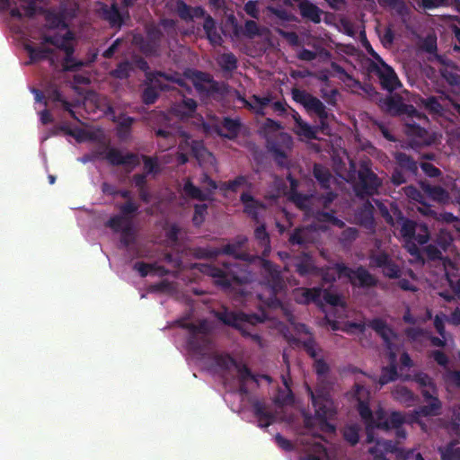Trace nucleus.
<instances>
[{"instance_id":"1","label":"nucleus","mask_w":460,"mask_h":460,"mask_svg":"<svg viewBox=\"0 0 460 460\" xmlns=\"http://www.w3.org/2000/svg\"><path fill=\"white\" fill-rule=\"evenodd\" d=\"M194 268L202 274L212 278L214 284L225 291L234 289L235 287L246 284L251 280V275L246 270V266L236 262L196 263Z\"/></svg>"},{"instance_id":"2","label":"nucleus","mask_w":460,"mask_h":460,"mask_svg":"<svg viewBox=\"0 0 460 460\" xmlns=\"http://www.w3.org/2000/svg\"><path fill=\"white\" fill-rule=\"evenodd\" d=\"M175 12L180 19L185 22H193L195 19L204 18L203 30L207 40L214 46H221L223 39L217 31L215 19L208 14L202 6H190L183 0L175 1Z\"/></svg>"},{"instance_id":"3","label":"nucleus","mask_w":460,"mask_h":460,"mask_svg":"<svg viewBox=\"0 0 460 460\" xmlns=\"http://www.w3.org/2000/svg\"><path fill=\"white\" fill-rule=\"evenodd\" d=\"M261 285L265 288L268 296L259 294L258 297L269 307L276 308L280 305L281 301L278 295L286 288L281 271L279 267L268 260L261 261Z\"/></svg>"},{"instance_id":"4","label":"nucleus","mask_w":460,"mask_h":460,"mask_svg":"<svg viewBox=\"0 0 460 460\" xmlns=\"http://www.w3.org/2000/svg\"><path fill=\"white\" fill-rule=\"evenodd\" d=\"M372 162L369 159L361 160L357 170V181L353 190L356 196L361 199H367L378 193L382 186V180L377 176L372 168Z\"/></svg>"},{"instance_id":"5","label":"nucleus","mask_w":460,"mask_h":460,"mask_svg":"<svg viewBox=\"0 0 460 460\" xmlns=\"http://www.w3.org/2000/svg\"><path fill=\"white\" fill-rule=\"evenodd\" d=\"M351 397L357 402L356 409L366 425L367 443L376 441L373 436V424L377 420L376 411L374 412L369 406L370 391L365 385L356 383L351 391Z\"/></svg>"},{"instance_id":"6","label":"nucleus","mask_w":460,"mask_h":460,"mask_svg":"<svg viewBox=\"0 0 460 460\" xmlns=\"http://www.w3.org/2000/svg\"><path fill=\"white\" fill-rule=\"evenodd\" d=\"M183 329L189 332L187 340L188 349L197 355H205L210 348L211 340L209 333L211 328L207 320L203 319L199 323H184Z\"/></svg>"},{"instance_id":"7","label":"nucleus","mask_w":460,"mask_h":460,"mask_svg":"<svg viewBox=\"0 0 460 460\" xmlns=\"http://www.w3.org/2000/svg\"><path fill=\"white\" fill-rule=\"evenodd\" d=\"M308 394L311 397L312 405L314 409V417L321 424L325 425L332 431L335 430L333 425L328 423L335 414L332 408V402L329 393L323 387L317 386L314 390L307 386Z\"/></svg>"},{"instance_id":"8","label":"nucleus","mask_w":460,"mask_h":460,"mask_svg":"<svg viewBox=\"0 0 460 460\" xmlns=\"http://www.w3.org/2000/svg\"><path fill=\"white\" fill-rule=\"evenodd\" d=\"M396 167L392 172L390 181L394 186L406 183L409 178H415L419 172V164L413 157L403 152L394 155Z\"/></svg>"},{"instance_id":"9","label":"nucleus","mask_w":460,"mask_h":460,"mask_svg":"<svg viewBox=\"0 0 460 460\" xmlns=\"http://www.w3.org/2000/svg\"><path fill=\"white\" fill-rule=\"evenodd\" d=\"M292 99L304 106L307 111L314 112L320 119V128L322 131L328 128L326 119H328V111L325 105L315 96L305 90L293 88L291 90Z\"/></svg>"},{"instance_id":"10","label":"nucleus","mask_w":460,"mask_h":460,"mask_svg":"<svg viewBox=\"0 0 460 460\" xmlns=\"http://www.w3.org/2000/svg\"><path fill=\"white\" fill-rule=\"evenodd\" d=\"M335 268L339 277L348 278L353 286L363 288H369L377 286V279L362 265L353 270L343 262H336Z\"/></svg>"},{"instance_id":"11","label":"nucleus","mask_w":460,"mask_h":460,"mask_svg":"<svg viewBox=\"0 0 460 460\" xmlns=\"http://www.w3.org/2000/svg\"><path fill=\"white\" fill-rule=\"evenodd\" d=\"M292 137L287 132L267 136V148L273 155L275 162L280 166L288 165V152L293 147Z\"/></svg>"},{"instance_id":"12","label":"nucleus","mask_w":460,"mask_h":460,"mask_svg":"<svg viewBox=\"0 0 460 460\" xmlns=\"http://www.w3.org/2000/svg\"><path fill=\"white\" fill-rule=\"evenodd\" d=\"M377 420L373 424V430L378 429L381 430L388 431L390 429H395L396 437L399 439H404L406 438V431L402 428V424L405 421V418L402 413L399 411H393L387 416L385 411L383 408L376 410Z\"/></svg>"},{"instance_id":"13","label":"nucleus","mask_w":460,"mask_h":460,"mask_svg":"<svg viewBox=\"0 0 460 460\" xmlns=\"http://www.w3.org/2000/svg\"><path fill=\"white\" fill-rule=\"evenodd\" d=\"M367 71L369 74L376 75L382 88L389 93H392L401 85L394 70L385 61H382V64H377L370 60Z\"/></svg>"},{"instance_id":"14","label":"nucleus","mask_w":460,"mask_h":460,"mask_svg":"<svg viewBox=\"0 0 460 460\" xmlns=\"http://www.w3.org/2000/svg\"><path fill=\"white\" fill-rule=\"evenodd\" d=\"M163 38L162 31L156 26H151L146 29V37H135L134 41L145 56L157 57L159 56Z\"/></svg>"},{"instance_id":"15","label":"nucleus","mask_w":460,"mask_h":460,"mask_svg":"<svg viewBox=\"0 0 460 460\" xmlns=\"http://www.w3.org/2000/svg\"><path fill=\"white\" fill-rule=\"evenodd\" d=\"M199 183L203 186L204 191L195 186L190 179H187L183 185L184 193L194 199L206 201L211 199V195L218 188L216 181H214L207 172H203L199 178Z\"/></svg>"},{"instance_id":"16","label":"nucleus","mask_w":460,"mask_h":460,"mask_svg":"<svg viewBox=\"0 0 460 460\" xmlns=\"http://www.w3.org/2000/svg\"><path fill=\"white\" fill-rule=\"evenodd\" d=\"M374 460H401L403 450L398 442L393 440H376V445L368 449Z\"/></svg>"},{"instance_id":"17","label":"nucleus","mask_w":460,"mask_h":460,"mask_svg":"<svg viewBox=\"0 0 460 460\" xmlns=\"http://www.w3.org/2000/svg\"><path fill=\"white\" fill-rule=\"evenodd\" d=\"M438 390L434 393L432 389L425 387L422 388L420 393L424 401L428 403L419 406L414 410V414L418 417H431L438 416L441 412L442 402L437 395Z\"/></svg>"},{"instance_id":"18","label":"nucleus","mask_w":460,"mask_h":460,"mask_svg":"<svg viewBox=\"0 0 460 460\" xmlns=\"http://www.w3.org/2000/svg\"><path fill=\"white\" fill-rule=\"evenodd\" d=\"M371 264L376 268L382 269L385 277L389 279H399L401 270L398 264L385 252H379L369 257Z\"/></svg>"},{"instance_id":"19","label":"nucleus","mask_w":460,"mask_h":460,"mask_svg":"<svg viewBox=\"0 0 460 460\" xmlns=\"http://www.w3.org/2000/svg\"><path fill=\"white\" fill-rule=\"evenodd\" d=\"M186 75L193 81L195 88L200 92L215 93L219 91L218 83L208 73L199 70H188Z\"/></svg>"},{"instance_id":"20","label":"nucleus","mask_w":460,"mask_h":460,"mask_svg":"<svg viewBox=\"0 0 460 460\" xmlns=\"http://www.w3.org/2000/svg\"><path fill=\"white\" fill-rule=\"evenodd\" d=\"M378 106L384 112L391 116H399L409 113L410 109L414 111L413 106L405 104L402 102V97L399 95H390L381 98L378 102Z\"/></svg>"},{"instance_id":"21","label":"nucleus","mask_w":460,"mask_h":460,"mask_svg":"<svg viewBox=\"0 0 460 460\" xmlns=\"http://www.w3.org/2000/svg\"><path fill=\"white\" fill-rule=\"evenodd\" d=\"M215 316L224 324L234 327L242 331L243 335H246L243 325L250 322V316L245 314H236L229 311L227 308L223 307L221 310L215 312Z\"/></svg>"},{"instance_id":"22","label":"nucleus","mask_w":460,"mask_h":460,"mask_svg":"<svg viewBox=\"0 0 460 460\" xmlns=\"http://www.w3.org/2000/svg\"><path fill=\"white\" fill-rule=\"evenodd\" d=\"M104 158L113 166L125 165L134 168L139 164L138 155L134 153L123 155L119 149L115 147H110Z\"/></svg>"},{"instance_id":"23","label":"nucleus","mask_w":460,"mask_h":460,"mask_svg":"<svg viewBox=\"0 0 460 460\" xmlns=\"http://www.w3.org/2000/svg\"><path fill=\"white\" fill-rule=\"evenodd\" d=\"M199 254L202 258H216L220 254L233 256L234 259L245 260L247 254L240 252L234 243H227L222 248H205L199 251Z\"/></svg>"},{"instance_id":"24","label":"nucleus","mask_w":460,"mask_h":460,"mask_svg":"<svg viewBox=\"0 0 460 460\" xmlns=\"http://www.w3.org/2000/svg\"><path fill=\"white\" fill-rule=\"evenodd\" d=\"M297 8L302 19L318 24L322 21L323 11L310 0H298Z\"/></svg>"},{"instance_id":"25","label":"nucleus","mask_w":460,"mask_h":460,"mask_svg":"<svg viewBox=\"0 0 460 460\" xmlns=\"http://www.w3.org/2000/svg\"><path fill=\"white\" fill-rule=\"evenodd\" d=\"M241 127L242 124L239 119L225 117L221 125H216L214 130L222 137L234 139L239 135Z\"/></svg>"},{"instance_id":"26","label":"nucleus","mask_w":460,"mask_h":460,"mask_svg":"<svg viewBox=\"0 0 460 460\" xmlns=\"http://www.w3.org/2000/svg\"><path fill=\"white\" fill-rule=\"evenodd\" d=\"M240 201L243 205V212L252 220L259 221V210L266 209V205L256 199L250 192L244 191L240 196Z\"/></svg>"},{"instance_id":"27","label":"nucleus","mask_w":460,"mask_h":460,"mask_svg":"<svg viewBox=\"0 0 460 460\" xmlns=\"http://www.w3.org/2000/svg\"><path fill=\"white\" fill-rule=\"evenodd\" d=\"M368 326L374 330L383 340L388 349H391L393 340L397 338L396 332L381 318H374L368 323Z\"/></svg>"},{"instance_id":"28","label":"nucleus","mask_w":460,"mask_h":460,"mask_svg":"<svg viewBox=\"0 0 460 460\" xmlns=\"http://www.w3.org/2000/svg\"><path fill=\"white\" fill-rule=\"evenodd\" d=\"M252 411L254 416L258 420V425L260 428H268L274 420L273 414L268 410L265 402L259 400L252 402Z\"/></svg>"},{"instance_id":"29","label":"nucleus","mask_w":460,"mask_h":460,"mask_svg":"<svg viewBox=\"0 0 460 460\" xmlns=\"http://www.w3.org/2000/svg\"><path fill=\"white\" fill-rule=\"evenodd\" d=\"M74 40V34L67 31L64 35L56 33L54 35H44L42 37V44H50L57 49L65 51L67 48L72 47L71 41Z\"/></svg>"},{"instance_id":"30","label":"nucleus","mask_w":460,"mask_h":460,"mask_svg":"<svg viewBox=\"0 0 460 460\" xmlns=\"http://www.w3.org/2000/svg\"><path fill=\"white\" fill-rule=\"evenodd\" d=\"M323 293L322 287L304 288L296 294V301L298 304L309 305L310 303L318 304L321 301Z\"/></svg>"},{"instance_id":"31","label":"nucleus","mask_w":460,"mask_h":460,"mask_svg":"<svg viewBox=\"0 0 460 460\" xmlns=\"http://www.w3.org/2000/svg\"><path fill=\"white\" fill-rule=\"evenodd\" d=\"M197 109V102L192 98H184L172 107V112L181 118L192 117Z\"/></svg>"},{"instance_id":"32","label":"nucleus","mask_w":460,"mask_h":460,"mask_svg":"<svg viewBox=\"0 0 460 460\" xmlns=\"http://www.w3.org/2000/svg\"><path fill=\"white\" fill-rule=\"evenodd\" d=\"M357 216L361 226L369 230L375 229L374 207L369 200L363 204Z\"/></svg>"},{"instance_id":"33","label":"nucleus","mask_w":460,"mask_h":460,"mask_svg":"<svg viewBox=\"0 0 460 460\" xmlns=\"http://www.w3.org/2000/svg\"><path fill=\"white\" fill-rule=\"evenodd\" d=\"M102 13L103 19L109 22L111 27H121L123 19L116 3H113L111 6L104 4L102 7Z\"/></svg>"},{"instance_id":"34","label":"nucleus","mask_w":460,"mask_h":460,"mask_svg":"<svg viewBox=\"0 0 460 460\" xmlns=\"http://www.w3.org/2000/svg\"><path fill=\"white\" fill-rule=\"evenodd\" d=\"M113 122L118 123L117 125V135L119 139H126L131 132V127L135 121V119L129 116L121 114L119 117L112 119Z\"/></svg>"},{"instance_id":"35","label":"nucleus","mask_w":460,"mask_h":460,"mask_svg":"<svg viewBox=\"0 0 460 460\" xmlns=\"http://www.w3.org/2000/svg\"><path fill=\"white\" fill-rule=\"evenodd\" d=\"M392 394L394 400L408 407L413 405L417 401V397L414 394L403 385H397L392 391Z\"/></svg>"},{"instance_id":"36","label":"nucleus","mask_w":460,"mask_h":460,"mask_svg":"<svg viewBox=\"0 0 460 460\" xmlns=\"http://www.w3.org/2000/svg\"><path fill=\"white\" fill-rule=\"evenodd\" d=\"M313 174L316 181L319 182L322 189L329 190L331 188L332 173L330 170L321 164H314L313 168Z\"/></svg>"},{"instance_id":"37","label":"nucleus","mask_w":460,"mask_h":460,"mask_svg":"<svg viewBox=\"0 0 460 460\" xmlns=\"http://www.w3.org/2000/svg\"><path fill=\"white\" fill-rule=\"evenodd\" d=\"M391 363L389 366L382 368V373L378 378V383L385 385L390 382L395 381L398 378L397 366L395 364V354L391 353Z\"/></svg>"},{"instance_id":"38","label":"nucleus","mask_w":460,"mask_h":460,"mask_svg":"<svg viewBox=\"0 0 460 460\" xmlns=\"http://www.w3.org/2000/svg\"><path fill=\"white\" fill-rule=\"evenodd\" d=\"M191 153L199 164H212L215 157L200 141H194L191 145Z\"/></svg>"},{"instance_id":"39","label":"nucleus","mask_w":460,"mask_h":460,"mask_svg":"<svg viewBox=\"0 0 460 460\" xmlns=\"http://www.w3.org/2000/svg\"><path fill=\"white\" fill-rule=\"evenodd\" d=\"M24 49L29 54L31 59L30 63L45 60L49 58V56L54 54V50L49 48L33 47L30 44H27L25 45Z\"/></svg>"},{"instance_id":"40","label":"nucleus","mask_w":460,"mask_h":460,"mask_svg":"<svg viewBox=\"0 0 460 460\" xmlns=\"http://www.w3.org/2000/svg\"><path fill=\"white\" fill-rule=\"evenodd\" d=\"M438 453L441 460H460V447L455 440L438 447Z\"/></svg>"},{"instance_id":"41","label":"nucleus","mask_w":460,"mask_h":460,"mask_svg":"<svg viewBox=\"0 0 460 460\" xmlns=\"http://www.w3.org/2000/svg\"><path fill=\"white\" fill-rule=\"evenodd\" d=\"M252 102H246V105L249 106L257 115L263 116L264 109L271 102V96H260L252 95L251 98Z\"/></svg>"},{"instance_id":"42","label":"nucleus","mask_w":460,"mask_h":460,"mask_svg":"<svg viewBox=\"0 0 460 460\" xmlns=\"http://www.w3.org/2000/svg\"><path fill=\"white\" fill-rule=\"evenodd\" d=\"M137 66L141 71L145 72L146 79L147 82L158 86L161 91L168 89L166 84H163L160 79L156 78V75H155V78L149 75V74H155V71H150L149 64L146 59L139 58L137 60Z\"/></svg>"},{"instance_id":"43","label":"nucleus","mask_w":460,"mask_h":460,"mask_svg":"<svg viewBox=\"0 0 460 460\" xmlns=\"http://www.w3.org/2000/svg\"><path fill=\"white\" fill-rule=\"evenodd\" d=\"M288 199L301 210H307L311 206V196L293 190L289 193Z\"/></svg>"},{"instance_id":"44","label":"nucleus","mask_w":460,"mask_h":460,"mask_svg":"<svg viewBox=\"0 0 460 460\" xmlns=\"http://www.w3.org/2000/svg\"><path fill=\"white\" fill-rule=\"evenodd\" d=\"M254 236L259 244L264 248L263 255L267 256L270 251V240L265 225L262 224L255 228Z\"/></svg>"},{"instance_id":"45","label":"nucleus","mask_w":460,"mask_h":460,"mask_svg":"<svg viewBox=\"0 0 460 460\" xmlns=\"http://www.w3.org/2000/svg\"><path fill=\"white\" fill-rule=\"evenodd\" d=\"M66 57L63 61V67L65 71H77L83 66V63L81 61H76L73 55L75 52L74 46L67 48L65 51Z\"/></svg>"},{"instance_id":"46","label":"nucleus","mask_w":460,"mask_h":460,"mask_svg":"<svg viewBox=\"0 0 460 460\" xmlns=\"http://www.w3.org/2000/svg\"><path fill=\"white\" fill-rule=\"evenodd\" d=\"M133 67L129 61L119 62L117 67L110 72L111 76L116 79L124 80L130 76Z\"/></svg>"},{"instance_id":"47","label":"nucleus","mask_w":460,"mask_h":460,"mask_svg":"<svg viewBox=\"0 0 460 460\" xmlns=\"http://www.w3.org/2000/svg\"><path fill=\"white\" fill-rule=\"evenodd\" d=\"M295 134L300 137H305L307 139H316V128L309 125L307 122L302 120L296 124L294 128Z\"/></svg>"},{"instance_id":"48","label":"nucleus","mask_w":460,"mask_h":460,"mask_svg":"<svg viewBox=\"0 0 460 460\" xmlns=\"http://www.w3.org/2000/svg\"><path fill=\"white\" fill-rule=\"evenodd\" d=\"M379 4L383 7H389L395 11L400 16H404L408 13V7L403 0H377Z\"/></svg>"},{"instance_id":"49","label":"nucleus","mask_w":460,"mask_h":460,"mask_svg":"<svg viewBox=\"0 0 460 460\" xmlns=\"http://www.w3.org/2000/svg\"><path fill=\"white\" fill-rule=\"evenodd\" d=\"M139 205L137 204L133 199L127 200L125 203L119 206L120 216L128 222H130L134 215L138 212Z\"/></svg>"},{"instance_id":"50","label":"nucleus","mask_w":460,"mask_h":460,"mask_svg":"<svg viewBox=\"0 0 460 460\" xmlns=\"http://www.w3.org/2000/svg\"><path fill=\"white\" fill-rule=\"evenodd\" d=\"M157 88L159 89L158 86ZM158 97L159 93L156 90V85L146 81V87L143 90L141 94L143 103L146 105H151L156 102Z\"/></svg>"},{"instance_id":"51","label":"nucleus","mask_w":460,"mask_h":460,"mask_svg":"<svg viewBox=\"0 0 460 460\" xmlns=\"http://www.w3.org/2000/svg\"><path fill=\"white\" fill-rule=\"evenodd\" d=\"M218 64L222 70L233 72L237 68V58L233 53H224L220 57Z\"/></svg>"},{"instance_id":"52","label":"nucleus","mask_w":460,"mask_h":460,"mask_svg":"<svg viewBox=\"0 0 460 460\" xmlns=\"http://www.w3.org/2000/svg\"><path fill=\"white\" fill-rule=\"evenodd\" d=\"M45 19L50 28L58 29L59 27L66 26L65 23L64 15L61 13L48 11L45 14Z\"/></svg>"},{"instance_id":"53","label":"nucleus","mask_w":460,"mask_h":460,"mask_svg":"<svg viewBox=\"0 0 460 460\" xmlns=\"http://www.w3.org/2000/svg\"><path fill=\"white\" fill-rule=\"evenodd\" d=\"M412 380L416 382L421 388H430L435 393L437 386L433 379L424 372H418L413 375Z\"/></svg>"},{"instance_id":"54","label":"nucleus","mask_w":460,"mask_h":460,"mask_svg":"<svg viewBox=\"0 0 460 460\" xmlns=\"http://www.w3.org/2000/svg\"><path fill=\"white\" fill-rule=\"evenodd\" d=\"M234 368L238 373L239 382H246L247 380L258 382L256 376L252 373L251 369L245 364L237 362L234 366Z\"/></svg>"},{"instance_id":"55","label":"nucleus","mask_w":460,"mask_h":460,"mask_svg":"<svg viewBox=\"0 0 460 460\" xmlns=\"http://www.w3.org/2000/svg\"><path fill=\"white\" fill-rule=\"evenodd\" d=\"M321 278L323 284H333L337 278H340L335 268V263L331 267H326L321 270Z\"/></svg>"},{"instance_id":"56","label":"nucleus","mask_w":460,"mask_h":460,"mask_svg":"<svg viewBox=\"0 0 460 460\" xmlns=\"http://www.w3.org/2000/svg\"><path fill=\"white\" fill-rule=\"evenodd\" d=\"M344 439L351 446H355L359 440V429L357 426H348L343 430Z\"/></svg>"},{"instance_id":"57","label":"nucleus","mask_w":460,"mask_h":460,"mask_svg":"<svg viewBox=\"0 0 460 460\" xmlns=\"http://www.w3.org/2000/svg\"><path fill=\"white\" fill-rule=\"evenodd\" d=\"M208 205L207 204H196L194 206V215L192 217L193 225L199 226L205 221V216L207 214Z\"/></svg>"},{"instance_id":"58","label":"nucleus","mask_w":460,"mask_h":460,"mask_svg":"<svg viewBox=\"0 0 460 460\" xmlns=\"http://www.w3.org/2000/svg\"><path fill=\"white\" fill-rule=\"evenodd\" d=\"M401 225L400 232L402 237L411 239L415 236L416 223L413 220L406 218Z\"/></svg>"},{"instance_id":"59","label":"nucleus","mask_w":460,"mask_h":460,"mask_svg":"<svg viewBox=\"0 0 460 460\" xmlns=\"http://www.w3.org/2000/svg\"><path fill=\"white\" fill-rule=\"evenodd\" d=\"M126 224L127 220L124 218V217L120 215H115L110 217L106 223V226L112 229L114 232L118 233L123 230Z\"/></svg>"},{"instance_id":"60","label":"nucleus","mask_w":460,"mask_h":460,"mask_svg":"<svg viewBox=\"0 0 460 460\" xmlns=\"http://www.w3.org/2000/svg\"><path fill=\"white\" fill-rule=\"evenodd\" d=\"M334 211H320L317 213V218L320 221L331 223L337 226H341L344 225V223L339 219L337 217H335Z\"/></svg>"},{"instance_id":"61","label":"nucleus","mask_w":460,"mask_h":460,"mask_svg":"<svg viewBox=\"0 0 460 460\" xmlns=\"http://www.w3.org/2000/svg\"><path fill=\"white\" fill-rule=\"evenodd\" d=\"M313 451L317 454H309L307 456H302L299 460H322V456H325L327 455L326 448L321 443H316L314 445Z\"/></svg>"},{"instance_id":"62","label":"nucleus","mask_w":460,"mask_h":460,"mask_svg":"<svg viewBox=\"0 0 460 460\" xmlns=\"http://www.w3.org/2000/svg\"><path fill=\"white\" fill-rule=\"evenodd\" d=\"M142 161L144 163V169L146 171L145 173L146 175L148 173H156L158 169V163L156 157L147 156L146 155H141Z\"/></svg>"},{"instance_id":"63","label":"nucleus","mask_w":460,"mask_h":460,"mask_svg":"<svg viewBox=\"0 0 460 460\" xmlns=\"http://www.w3.org/2000/svg\"><path fill=\"white\" fill-rule=\"evenodd\" d=\"M121 237L120 242L125 246L128 247L130 243L134 242V234L131 226V222H128L123 230L120 231Z\"/></svg>"},{"instance_id":"64","label":"nucleus","mask_w":460,"mask_h":460,"mask_svg":"<svg viewBox=\"0 0 460 460\" xmlns=\"http://www.w3.org/2000/svg\"><path fill=\"white\" fill-rule=\"evenodd\" d=\"M305 231L304 228L297 227L294 230V232L290 234L288 242L295 245H304L306 243L305 239Z\"/></svg>"}]
</instances>
